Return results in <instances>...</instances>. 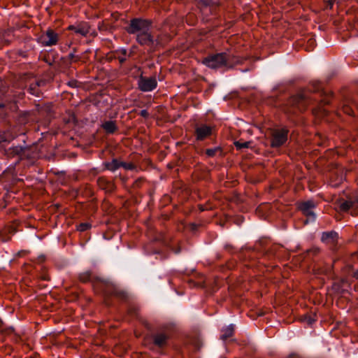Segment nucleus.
Listing matches in <instances>:
<instances>
[{
    "instance_id": "nucleus-1",
    "label": "nucleus",
    "mask_w": 358,
    "mask_h": 358,
    "mask_svg": "<svg viewBox=\"0 0 358 358\" xmlns=\"http://www.w3.org/2000/svg\"><path fill=\"white\" fill-rule=\"evenodd\" d=\"M150 27L148 20L135 18L131 20L127 31L130 34H136V41L141 45H150L153 43V37L149 32Z\"/></svg>"
},
{
    "instance_id": "nucleus-2",
    "label": "nucleus",
    "mask_w": 358,
    "mask_h": 358,
    "mask_svg": "<svg viewBox=\"0 0 358 358\" xmlns=\"http://www.w3.org/2000/svg\"><path fill=\"white\" fill-rule=\"evenodd\" d=\"M228 60L229 57L226 53H218L205 57L202 62L206 66L216 69L226 66L227 65Z\"/></svg>"
},
{
    "instance_id": "nucleus-3",
    "label": "nucleus",
    "mask_w": 358,
    "mask_h": 358,
    "mask_svg": "<svg viewBox=\"0 0 358 358\" xmlns=\"http://www.w3.org/2000/svg\"><path fill=\"white\" fill-rule=\"evenodd\" d=\"M288 131L285 129H278L272 131L271 146L280 147L287 140Z\"/></svg>"
},
{
    "instance_id": "nucleus-4",
    "label": "nucleus",
    "mask_w": 358,
    "mask_h": 358,
    "mask_svg": "<svg viewBox=\"0 0 358 358\" xmlns=\"http://www.w3.org/2000/svg\"><path fill=\"white\" fill-rule=\"evenodd\" d=\"M38 41L44 46H52L58 41V35L52 29H48L38 38Z\"/></svg>"
},
{
    "instance_id": "nucleus-5",
    "label": "nucleus",
    "mask_w": 358,
    "mask_h": 358,
    "mask_svg": "<svg viewBox=\"0 0 358 358\" xmlns=\"http://www.w3.org/2000/svg\"><path fill=\"white\" fill-rule=\"evenodd\" d=\"M138 85L141 91L150 92L156 88L157 83L155 78L141 76L138 79Z\"/></svg>"
},
{
    "instance_id": "nucleus-6",
    "label": "nucleus",
    "mask_w": 358,
    "mask_h": 358,
    "mask_svg": "<svg viewBox=\"0 0 358 358\" xmlns=\"http://www.w3.org/2000/svg\"><path fill=\"white\" fill-rule=\"evenodd\" d=\"M315 207V203L312 200L302 202L300 204V209L304 215L310 217L311 219H315V215L312 211V209Z\"/></svg>"
},
{
    "instance_id": "nucleus-7",
    "label": "nucleus",
    "mask_w": 358,
    "mask_h": 358,
    "mask_svg": "<svg viewBox=\"0 0 358 358\" xmlns=\"http://www.w3.org/2000/svg\"><path fill=\"white\" fill-rule=\"evenodd\" d=\"M321 240L326 244L334 245L338 240V234L335 231L324 232L322 235Z\"/></svg>"
},
{
    "instance_id": "nucleus-8",
    "label": "nucleus",
    "mask_w": 358,
    "mask_h": 358,
    "mask_svg": "<svg viewBox=\"0 0 358 358\" xmlns=\"http://www.w3.org/2000/svg\"><path fill=\"white\" fill-rule=\"evenodd\" d=\"M69 29L73 30L76 34L85 36L90 31V26L86 22L69 27Z\"/></svg>"
},
{
    "instance_id": "nucleus-9",
    "label": "nucleus",
    "mask_w": 358,
    "mask_h": 358,
    "mask_svg": "<svg viewBox=\"0 0 358 358\" xmlns=\"http://www.w3.org/2000/svg\"><path fill=\"white\" fill-rule=\"evenodd\" d=\"M211 134V129L210 127L203 125L201 127H199L196 128V139L197 140H203L208 136H210Z\"/></svg>"
},
{
    "instance_id": "nucleus-10",
    "label": "nucleus",
    "mask_w": 358,
    "mask_h": 358,
    "mask_svg": "<svg viewBox=\"0 0 358 358\" xmlns=\"http://www.w3.org/2000/svg\"><path fill=\"white\" fill-rule=\"evenodd\" d=\"M234 333V327L233 325H230L223 329L222 331L221 338L222 340H225L228 338H230Z\"/></svg>"
},
{
    "instance_id": "nucleus-11",
    "label": "nucleus",
    "mask_w": 358,
    "mask_h": 358,
    "mask_svg": "<svg viewBox=\"0 0 358 358\" xmlns=\"http://www.w3.org/2000/svg\"><path fill=\"white\" fill-rule=\"evenodd\" d=\"M102 127L108 133H113L116 129L115 124L113 121H108L104 122Z\"/></svg>"
},
{
    "instance_id": "nucleus-12",
    "label": "nucleus",
    "mask_w": 358,
    "mask_h": 358,
    "mask_svg": "<svg viewBox=\"0 0 358 358\" xmlns=\"http://www.w3.org/2000/svg\"><path fill=\"white\" fill-rule=\"evenodd\" d=\"M167 337L166 335L160 334L155 336V343L158 345H164L166 341Z\"/></svg>"
},
{
    "instance_id": "nucleus-13",
    "label": "nucleus",
    "mask_w": 358,
    "mask_h": 358,
    "mask_svg": "<svg viewBox=\"0 0 358 358\" xmlns=\"http://www.w3.org/2000/svg\"><path fill=\"white\" fill-rule=\"evenodd\" d=\"M121 166V164H120L117 160L114 159L111 162L108 163L106 164V167L110 171H115L117 169H118Z\"/></svg>"
},
{
    "instance_id": "nucleus-14",
    "label": "nucleus",
    "mask_w": 358,
    "mask_h": 358,
    "mask_svg": "<svg viewBox=\"0 0 358 358\" xmlns=\"http://www.w3.org/2000/svg\"><path fill=\"white\" fill-rule=\"evenodd\" d=\"M353 204L352 201H346L340 205V208L343 211H347L353 206Z\"/></svg>"
},
{
    "instance_id": "nucleus-15",
    "label": "nucleus",
    "mask_w": 358,
    "mask_h": 358,
    "mask_svg": "<svg viewBox=\"0 0 358 358\" xmlns=\"http://www.w3.org/2000/svg\"><path fill=\"white\" fill-rule=\"evenodd\" d=\"M117 59H119L120 63H123L127 59V50L124 49H122L117 52Z\"/></svg>"
},
{
    "instance_id": "nucleus-16",
    "label": "nucleus",
    "mask_w": 358,
    "mask_h": 358,
    "mask_svg": "<svg viewBox=\"0 0 358 358\" xmlns=\"http://www.w3.org/2000/svg\"><path fill=\"white\" fill-rule=\"evenodd\" d=\"M249 144H250V142H243V143H241L240 141H236L234 143V145L235 146L238 148V149H241V148H248L249 146Z\"/></svg>"
},
{
    "instance_id": "nucleus-17",
    "label": "nucleus",
    "mask_w": 358,
    "mask_h": 358,
    "mask_svg": "<svg viewBox=\"0 0 358 358\" xmlns=\"http://www.w3.org/2000/svg\"><path fill=\"white\" fill-rule=\"evenodd\" d=\"M90 227V224L87 223H82L78 227V230L80 231H86Z\"/></svg>"
},
{
    "instance_id": "nucleus-18",
    "label": "nucleus",
    "mask_w": 358,
    "mask_h": 358,
    "mask_svg": "<svg viewBox=\"0 0 358 358\" xmlns=\"http://www.w3.org/2000/svg\"><path fill=\"white\" fill-rule=\"evenodd\" d=\"M217 151V149H208L206 152L208 156L213 157L215 155V154Z\"/></svg>"
},
{
    "instance_id": "nucleus-19",
    "label": "nucleus",
    "mask_w": 358,
    "mask_h": 358,
    "mask_svg": "<svg viewBox=\"0 0 358 358\" xmlns=\"http://www.w3.org/2000/svg\"><path fill=\"white\" fill-rule=\"evenodd\" d=\"M121 166L125 169H133L134 166L132 164L121 163Z\"/></svg>"
},
{
    "instance_id": "nucleus-20",
    "label": "nucleus",
    "mask_w": 358,
    "mask_h": 358,
    "mask_svg": "<svg viewBox=\"0 0 358 358\" xmlns=\"http://www.w3.org/2000/svg\"><path fill=\"white\" fill-rule=\"evenodd\" d=\"M308 45H310V48L308 51H310L313 49V46L315 45V40L313 38H310L308 41Z\"/></svg>"
},
{
    "instance_id": "nucleus-21",
    "label": "nucleus",
    "mask_w": 358,
    "mask_h": 358,
    "mask_svg": "<svg viewBox=\"0 0 358 358\" xmlns=\"http://www.w3.org/2000/svg\"><path fill=\"white\" fill-rule=\"evenodd\" d=\"M305 320H307L308 324H310L314 322V320L312 319L310 316H306Z\"/></svg>"
},
{
    "instance_id": "nucleus-22",
    "label": "nucleus",
    "mask_w": 358,
    "mask_h": 358,
    "mask_svg": "<svg viewBox=\"0 0 358 358\" xmlns=\"http://www.w3.org/2000/svg\"><path fill=\"white\" fill-rule=\"evenodd\" d=\"M141 115L143 116V117H148V113L146 110H143L141 111Z\"/></svg>"
},
{
    "instance_id": "nucleus-23",
    "label": "nucleus",
    "mask_w": 358,
    "mask_h": 358,
    "mask_svg": "<svg viewBox=\"0 0 358 358\" xmlns=\"http://www.w3.org/2000/svg\"><path fill=\"white\" fill-rule=\"evenodd\" d=\"M354 276L357 278H358V271L355 272L354 274Z\"/></svg>"
}]
</instances>
